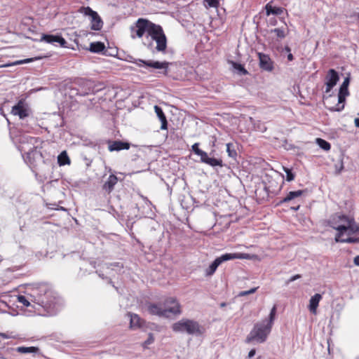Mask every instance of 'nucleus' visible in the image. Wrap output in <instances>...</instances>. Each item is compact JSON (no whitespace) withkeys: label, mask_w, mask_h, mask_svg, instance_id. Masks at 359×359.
I'll list each match as a JSON object with an SVG mask.
<instances>
[{"label":"nucleus","mask_w":359,"mask_h":359,"mask_svg":"<svg viewBox=\"0 0 359 359\" xmlns=\"http://www.w3.org/2000/svg\"><path fill=\"white\" fill-rule=\"evenodd\" d=\"M30 300L43 308L47 312L54 309L55 296L51 287L47 283H36L27 288Z\"/></svg>","instance_id":"nucleus-1"},{"label":"nucleus","mask_w":359,"mask_h":359,"mask_svg":"<svg viewBox=\"0 0 359 359\" xmlns=\"http://www.w3.org/2000/svg\"><path fill=\"white\" fill-rule=\"evenodd\" d=\"M334 224L332 227L338 231L335 236L336 242L350 243L359 242V239L350 237V235L359 231V227L355 225L353 217L344 215H339Z\"/></svg>","instance_id":"nucleus-2"},{"label":"nucleus","mask_w":359,"mask_h":359,"mask_svg":"<svg viewBox=\"0 0 359 359\" xmlns=\"http://www.w3.org/2000/svg\"><path fill=\"white\" fill-rule=\"evenodd\" d=\"M276 315V305L271 309L269 318L255 324L252 330L245 339L248 344L256 341L257 343L264 342L270 334Z\"/></svg>","instance_id":"nucleus-3"},{"label":"nucleus","mask_w":359,"mask_h":359,"mask_svg":"<svg viewBox=\"0 0 359 359\" xmlns=\"http://www.w3.org/2000/svg\"><path fill=\"white\" fill-rule=\"evenodd\" d=\"M147 42L144 45L151 52L165 53L167 49V37L162 27L154 22L151 23L147 36Z\"/></svg>","instance_id":"nucleus-4"},{"label":"nucleus","mask_w":359,"mask_h":359,"mask_svg":"<svg viewBox=\"0 0 359 359\" xmlns=\"http://www.w3.org/2000/svg\"><path fill=\"white\" fill-rule=\"evenodd\" d=\"M174 332H186L189 334L202 335L205 330L197 321L183 318L172 326Z\"/></svg>","instance_id":"nucleus-5"},{"label":"nucleus","mask_w":359,"mask_h":359,"mask_svg":"<svg viewBox=\"0 0 359 359\" xmlns=\"http://www.w3.org/2000/svg\"><path fill=\"white\" fill-rule=\"evenodd\" d=\"M235 259H250V255L248 253H226L217 257L213 262L205 270V276H212L216 271L217 267L224 262Z\"/></svg>","instance_id":"nucleus-6"},{"label":"nucleus","mask_w":359,"mask_h":359,"mask_svg":"<svg viewBox=\"0 0 359 359\" xmlns=\"http://www.w3.org/2000/svg\"><path fill=\"white\" fill-rule=\"evenodd\" d=\"M152 22L146 18H139L135 24L130 27V37L133 39H141L145 34H148Z\"/></svg>","instance_id":"nucleus-7"},{"label":"nucleus","mask_w":359,"mask_h":359,"mask_svg":"<svg viewBox=\"0 0 359 359\" xmlns=\"http://www.w3.org/2000/svg\"><path fill=\"white\" fill-rule=\"evenodd\" d=\"M152 22L146 18H139L135 24L130 27V37L133 39H141L145 34H148Z\"/></svg>","instance_id":"nucleus-8"},{"label":"nucleus","mask_w":359,"mask_h":359,"mask_svg":"<svg viewBox=\"0 0 359 359\" xmlns=\"http://www.w3.org/2000/svg\"><path fill=\"white\" fill-rule=\"evenodd\" d=\"M349 85V79L346 78L341 85L338 93V103L332 107H327L330 111H341L344 109V102L346 97L349 95L348 89Z\"/></svg>","instance_id":"nucleus-9"},{"label":"nucleus","mask_w":359,"mask_h":359,"mask_svg":"<svg viewBox=\"0 0 359 359\" xmlns=\"http://www.w3.org/2000/svg\"><path fill=\"white\" fill-rule=\"evenodd\" d=\"M163 308L165 311V318L170 316H178L182 313V306L175 297H169L165 299Z\"/></svg>","instance_id":"nucleus-10"},{"label":"nucleus","mask_w":359,"mask_h":359,"mask_svg":"<svg viewBox=\"0 0 359 359\" xmlns=\"http://www.w3.org/2000/svg\"><path fill=\"white\" fill-rule=\"evenodd\" d=\"M79 13L90 17V29L95 31H100L103 27V22L96 11L92 10L89 6L81 7Z\"/></svg>","instance_id":"nucleus-11"},{"label":"nucleus","mask_w":359,"mask_h":359,"mask_svg":"<svg viewBox=\"0 0 359 359\" xmlns=\"http://www.w3.org/2000/svg\"><path fill=\"white\" fill-rule=\"evenodd\" d=\"M192 151L195 154L201 157V161L202 163L208 164L212 167L223 166V161L222 159L209 157L205 151L199 149L198 143H195L192 145Z\"/></svg>","instance_id":"nucleus-12"},{"label":"nucleus","mask_w":359,"mask_h":359,"mask_svg":"<svg viewBox=\"0 0 359 359\" xmlns=\"http://www.w3.org/2000/svg\"><path fill=\"white\" fill-rule=\"evenodd\" d=\"M30 111V108L25 99H20L12 107L11 113L14 116H19L20 119H24L29 116Z\"/></svg>","instance_id":"nucleus-13"},{"label":"nucleus","mask_w":359,"mask_h":359,"mask_svg":"<svg viewBox=\"0 0 359 359\" xmlns=\"http://www.w3.org/2000/svg\"><path fill=\"white\" fill-rule=\"evenodd\" d=\"M139 67L142 65H145L149 67L154 68V69H165L163 74L165 75L168 74V68L170 65L168 62H158V61H152V60H144L139 59L137 62H135Z\"/></svg>","instance_id":"nucleus-14"},{"label":"nucleus","mask_w":359,"mask_h":359,"mask_svg":"<svg viewBox=\"0 0 359 359\" xmlns=\"http://www.w3.org/2000/svg\"><path fill=\"white\" fill-rule=\"evenodd\" d=\"M339 79V76L337 71L333 69H330L327 72V74L325 77V93H328L331 91L333 87L337 84Z\"/></svg>","instance_id":"nucleus-15"},{"label":"nucleus","mask_w":359,"mask_h":359,"mask_svg":"<svg viewBox=\"0 0 359 359\" xmlns=\"http://www.w3.org/2000/svg\"><path fill=\"white\" fill-rule=\"evenodd\" d=\"M108 150L112 151H119L121 150H128L130 148V144L128 142L121 140L107 141Z\"/></svg>","instance_id":"nucleus-16"},{"label":"nucleus","mask_w":359,"mask_h":359,"mask_svg":"<svg viewBox=\"0 0 359 359\" xmlns=\"http://www.w3.org/2000/svg\"><path fill=\"white\" fill-rule=\"evenodd\" d=\"M147 311L152 316L165 318V311L161 304L149 303L147 304Z\"/></svg>","instance_id":"nucleus-17"},{"label":"nucleus","mask_w":359,"mask_h":359,"mask_svg":"<svg viewBox=\"0 0 359 359\" xmlns=\"http://www.w3.org/2000/svg\"><path fill=\"white\" fill-rule=\"evenodd\" d=\"M41 41H45L48 43H53L55 42H57V43H59L62 47H65L67 43L66 40L61 36H58V35H51V34H43L41 36Z\"/></svg>","instance_id":"nucleus-18"},{"label":"nucleus","mask_w":359,"mask_h":359,"mask_svg":"<svg viewBox=\"0 0 359 359\" xmlns=\"http://www.w3.org/2000/svg\"><path fill=\"white\" fill-rule=\"evenodd\" d=\"M260 68L266 71H271L273 68V62L268 55L259 53Z\"/></svg>","instance_id":"nucleus-19"},{"label":"nucleus","mask_w":359,"mask_h":359,"mask_svg":"<svg viewBox=\"0 0 359 359\" xmlns=\"http://www.w3.org/2000/svg\"><path fill=\"white\" fill-rule=\"evenodd\" d=\"M127 315L130 318V328L132 330L141 328L145 323L137 314L128 312Z\"/></svg>","instance_id":"nucleus-20"},{"label":"nucleus","mask_w":359,"mask_h":359,"mask_svg":"<svg viewBox=\"0 0 359 359\" xmlns=\"http://www.w3.org/2000/svg\"><path fill=\"white\" fill-rule=\"evenodd\" d=\"M118 182V177L111 174L107 178V181L102 185V190L107 194H110L114 189L115 185Z\"/></svg>","instance_id":"nucleus-21"},{"label":"nucleus","mask_w":359,"mask_h":359,"mask_svg":"<svg viewBox=\"0 0 359 359\" xmlns=\"http://www.w3.org/2000/svg\"><path fill=\"white\" fill-rule=\"evenodd\" d=\"M322 299V295L320 294H316L309 301V310L314 315L317 313V309L320 301Z\"/></svg>","instance_id":"nucleus-22"},{"label":"nucleus","mask_w":359,"mask_h":359,"mask_svg":"<svg viewBox=\"0 0 359 359\" xmlns=\"http://www.w3.org/2000/svg\"><path fill=\"white\" fill-rule=\"evenodd\" d=\"M154 110H155V112H156L157 116L158 117V118L160 119V121L161 122V129L167 130L168 121L166 119V116H165V114L163 113L162 109L160 107L155 105Z\"/></svg>","instance_id":"nucleus-23"},{"label":"nucleus","mask_w":359,"mask_h":359,"mask_svg":"<svg viewBox=\"0 0 359 359\" xmlns=\"http://www.w3.org/2000/svg\"><path fill=\"white\" fill-rule=\"evenodd\" d=\"M303 194V190L290 191L287 194V195L280 201V203H288L289 201L294 200V198L302 196Z\"/></svg>","instance_id":"nucleus-24"},{"label":"nucleus","mask_w":359,"mask_h":359,"mask_svg":"<svg viewBox=\"0 0 359 359\" xmlns=\"http://www.w3.org/2000/svg\"><path fill=\"white\" fill-rule=\"evenodd\" d=\"M267 15H281L283 13V8L281 7L272 6L271 3H268L265 6Z\"/></svg>","instance_id":"nucleus-25"},{"label":"nucleus","mask_w":359,"mask_h":359,"mask_svg":"<svg viewBox=\"0 0 359 359\" xmlns=\"http://www.w3.org/2000/svg\"><path fill=\"white\" fill-rule=\"evenodd\" d=\"M15 351L21 354H25V353H36L39 351V348L38 347L35 346H18L15 348Z\"/></svg>","instance_id":"nucleus-26"},{"label":"nucleus","mask_w":359,"mask_h":359,"mask_svg":"<svg viewBox=\"0 0 359 359\" xmlns=\"http://www.w3.org/2000/svg\"><path fill=\"white\" fill-rule=\"evenodd\" d=\"M105 49L104 43L100 41L91 43L90 45V50L93 53H101Z\"/></svg>","instance_id":"nucleus-27"},{"label":"nucleus","mask_w":359,"mask_h":359,"mask_svg":"<svg viewBox=\"0 0 359 359\" xmlns=\"http://www.w3.org/2000/svg\"><path fill=\"white\" fill-rule=\"evenodd\" d=\"M57 162L60 165H69L71 161L65 151L60 153L57 157Z\"/></svg>","instance_id":"nucleus-28"},{"label":"nucleus","mask_w":359,"mask_h":359,"mask_svg":"<svg viewBox=\"0 0 359 359\" xmlns=\"http://www.w3.org/2000/svg\"><path fill=\"white\" fill-rule=\"evenodd\" d=\"M271 33H274L276 34V36L278 39H284L288 31L286 32L285 29L283 28H275L271 30Z\"/></svg>","instance_id":"nucleus-29"},{"label":"nucleus","mask_w":359,"mask_h":359,"mask_svg":"<svg viewBox=\"0 0 359 359\" xmlns=\"http://www.w3.org/2000/svg\"><path fill=\"white\" fill-rule=\"evenodd\" d=\"M316 143L321 149H323L325 151H329L331 148L330 144L323 139L317 138Z\"/></svg>","instance_id":"nucleus-30"},{"label":"nucleus","mask_w":359,"mask_h":359,"mask_svg":"<svg viewBox=\"0 0 359 359\" xmlns=\"http://www.w3.org/2000/svg\"><path fill=\"white\" fill-rule=\"evenodd\" d=\"M233 67L238 70L239 74L241 75H246L248 74V72L245 69L243 65L241 64L233 62H232Z\"/></svg>","instance_id":"nucleus-31"},{"label":"nucleus","mask_w":359,"mask_h":359,"mask_svg":"<svg viewBox=\"0 0 359 359\" xmlns=\"http://www.w3.org/2000/svg\"><path fill=\"white\" fill-rule=\"evenodd\" d=\"M226 151L228 153L229 156L230 157L235 158L237 156V152L235 150L232 143L226 144Z\"/></svg>","instance_id":"nucleus-32"},{"label":"nucleus","mask_w":359,"mask_h":359,"mask_svg":"<svg viewBox=\"0 0 359 359\" xmlns=\"http://www.w3.org/2000/svg\"><path fill=\"white\" fill-rule=\"evenodd\" d=\"M29 297V296L27 297L23 295H18V302L21 303L23 306H29L30 305V302L29 301V299L30 300V299Z\"/></svg>","instance_id":"nucleus-33"},{"label":"nucleus","mask_w":359,"mask_h":359,"mask_svg":"<svg viewBox=\"0 0 359 359\" xmlns=\"http://www.w3.org/2000/svg\"><path fill=\"white\" fill-rule=\"evenodd\" d=\"M283 170L286 173V180L288 182H291L294 179V175L292 173V170L287 168L283 167Z\"/></svg>","instance_id":"nucleus-34"},{"label":"nucleus","mask_w":359,"mask_h":359,"mask_svg":"<svg viewBox=\"0 0 359 359\" xmlns=\"http://www.w3.org/2000/svg\"><path fill=\"white\" fill-rule=\"evenodd\" d=\"M154 341V337L152 333H149L147 339L143 343L142 346L147 348L149 345L151 344Z\"/></svg>","instance_id":"nucleus-35"},{"label":"nucleus","mask_w":359,"mask_h":359,"mask_svg":"<svg viewBox=\"0 0 359 359\" xmlns=\"http://www.w3.org/2000/svg\"><path fill=\"white\" fill-rule=\"evenodd\" d=\"M258 287L250 289V290L241 291L239 293V296L244 297L248 294H252L257 291Z\"/></svg>","instance_id":"nucleus-36"},{"label":"nucleus","mask_w":359,"mask_h":359,"mask_svg":"<svg viewBox=\"0 0 359 359\" xmlns=\"http://www.w3.org/2000/svg\"><path fill=\"white\" fill-rule=\"evenodd\" d=\"M208 6L212 8H217L219 6L218 0H205Z\"/></svg>","instance_id":"nucleus-37"},{"label":"nucleus","mask_w":359,"mask_h":359,"mask_svg":"<svg viewBox=\"0 0 359 359\" xmlns=\"http://www.w3.org/2000/svg\"><path fill=\"white\" fill-rule=\"evenodd\" d=\"M37 58H28L22 60H20L15 62V64L20 65V64H25V63H29L31 62H33L34 60H36Z\"/></svg>","instance_id":"nucleus-38"},{"label":"nucleus","mask_w":359,"mask_h":359,"mask_svg":"<svg viewBox=\"0 0 359 359\" xmlns=\"http://www.w3.org/2000/svg\"><path fill=\"white\" fill-rule=\"evenodd\" d=\"M301 278V275H299V274H297V275H295V276H293L292 277H291V278L289 279L288 283H290V282H292V281H294L295 280L299 279V278Z\"/></svg>","instance_id":"nucleus-39"},{"label":"nucleus","mask_w":359,"mask_h":359,"mask_svg":"<svg viewBox=\"0 0 359 359\" xmlns=\"http://www.w3.org/2000/svg\"><path fill=\"white\" fill-rule=\"evenodd\" d=\"M255 353H256V351L255 349H252L250 351L249 353H248V357L249 358H252L255 355Z\"/></svg>","instance_id":"nucleus-40"},{"label":"nucleus","mask_w":359,"mask_h":359,"mask_svg":"<svg viewBox=\"0 0 359 359\" xmlns=\"http://www.w3.org/2000/svg\"><path fill=\"white\" fill-rule=\"evenodd\" d=\"M353 262L356 266H359V255L354 258Z\"/></svg>","instance_id":"nucleus-41"},{"label":"nucleus","mask_w":359,"mask_h":359,"mask_svg":"<svg viewBox=\"0 0 359 359\" xmlns=\"http://www.w3.org/2000/svg\"><path fill=\"white\" fill-rule=\"evenodd\" d=\"M293 59H294L293 55H292V53H290L287 55V60H288L289 61H292V60H293Z\"/></svg>","instance_id":"nucleus-42"},{"label":"nucleus","mask_w":359,"mask_h":359,"mask_svg":"<svg viewBox=\"0 0 359 359\" xmlns=\"http://www.w3.org/2000/svg\"><path fill=\"white\" fill-rule=\"evenodd\" d=\"M354 123L356 127L359 128V118H355Z\"/></svg>","instance_id":"nucleus-43"},{"label":"nucleus","mask_w":359,"mask_h":359,"mask_svg":"<svg viewBox=\"0 0 359 359\" xmlns=\"http://www.w3.org/2000/svg\"><path fill=\"white\" fill-rule=\"evenodd\" d=\"M300 208V205H297L296 207H292L291 209L294 210H298Z\"/></svg>","instance_id":"nucleus-44"},{"label":"nucleus","mask_w":359,"mask_h":359,"mask_svg":"<svg viewBox=\"0 0 359 359\" xmlns=\"http://www.w3.org/2000/svg\"><path fill=\"white\" fill-rule=\"evenodd\" d=\"M285 50L287 52H288L289 53H290V51H291V49H290V48L289 46H286V47L285 48Z\"/></svg>","instance_id":"nucleus-45"},{"label":"nucleus","mask_w":359,"mask_h":359,"mask_svg":"<svg viewBox=\"0 0 359 359\" xmlns=\"http://www.w3.org/2000/svg\"><path fill=\"white\" fill-rule=\"evenodd\" d=\"M36 154V152L32 151L30 153H28V156L30 157L31 155L34 156Z\"/></svg>","instance_id":"nucleus-46"}]
</instances>
